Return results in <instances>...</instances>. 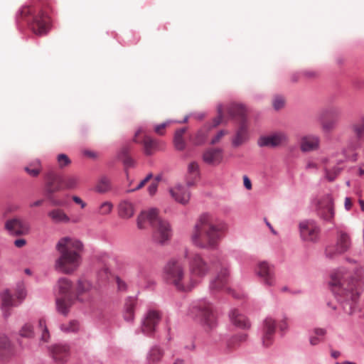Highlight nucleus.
Here are the masks:
<instances>
[{
  "mask_svg": "<svg viewBox=\"0 0 364 364\" xmlns=\"http://www.w3.org/2000/svg\"><path fill=\"white\" fill-rule=\"evenodd\" d=\"M157 188H158V183H151L148 187V192H149V195L154 196L156 193Z\"/></svg>",
  "mask_w": 364,
  "mask_h": 364,
  "instance_id": "57",
  "label": "nucleus"
},
{
  "mask_svg": "<svg viewBox=\"0 0 364 364\" xmlns=\"http://www.w3.org/2000/svg\"><path fill=\"white\" fill-rule=\"evenodd\" d=\"M113 208V205L109 201H105L100 205V213L101 215H107L111 213Z\"/></svg>",
  "mask_w": 364,
  "mask_h": 364,
  "instance_id": "50",
  "label": "nucleus"
},
{
  "mask_svg": "<svg viewBox=\"0 0 364 364\" xmlns=\"http://www.w3.org/2000/svg\"><path fill=\"white\" fill-rule=\"evenodd\" d=\"M123 163L124 166L127 167H132L134 166V160L129 156H126L125 158H124Z\"/></svg>",
  "mask_w": 364,
  "mask_h": 364,
  "instance_id": "58",
  "label": "nucleus"
},
{
  "mask_svg": "<svg viewBox=\"0 0 364 364\" xmlns=\"http://www.w3.org/2000/svg\"><path fill=\"white\" fill-rule=\"evenodd\" d=\"M188 172L193 178H196L199 176V166L197 162L192 161L188 166Z\"/></svg>",
  "mask_w": 364,
  "mask_h": 364,
  "instance_id": "48",
  "label": "nucleus"
},
{
  "mask_svg": "<svg viewBox=\"0 0 364 364\" xmlns=\"http://www.w3.org/2000/svg\"><path fill=\"white\" fill-rule=\"evenodd\" d=\"M82 249L83 245L79 240L70 237L60 238L55 245L59 257L55 262V269L65 274L73 273L82 262Z\"/></svg>",
  "mask_w": 364,
  "mask_h": 364,
  "instance_id": "1",
  "label": "nucleus"
},
{
  "mask_svg": "<svg viewBox=\"0 0 364 364\" xmlns=\"http://www.w3.org/2000/svg\"><path fill=\"white\" fill-rule=\"evenodd\" d=\"M228 112L232 118H237L241 122L246 121L247 109L245 106L241 103L232 102L228 107Z\"/></svg>",
  "mask_w": 364,
  "mask_h": 364,
  "instance_id": "28",
  "label": "nucleus"
},
{
  "mask_svg": "<svg viewBox=\"0 0 364 364\" xmlns=\"http://www.w3.org/2000/svg\"><path fill=\"white\" fill-rule=\"evenodd\" d=\"M39 327L42 330V334L41 336V341L43 342H47L50 338L48 330L46 325V321L43 318L40 319L38 321Z\"/></svg>",
  "mask_w": 364,
  "mask_h": 364,
  "instance_id": "45",
  "label": "nucleus"
},
{
  "mask_svg": "<svg viewBox=\"0 0 364 364\" xmlns=\"http://www.w3.org/2000/svg\"><path fill=\"white\" fill-rule=\"evenodd\" d=\"M301 239L304 241L315 242L319 238L321 229L313 220L302 221L299 225Z\"/></svg>",
  "mask_w": 364,
  "mask_h": 364,
  "instance_id": "13",
  "label": "nucleus"
},
{
  "mask_svg": "<svg viewBox=\"0 0 364 364\" xmlns=\"http://www.w3.org/2000/svg\"><path fill=\"white\" fill-rule=\"evenodd\" d=\"M110 188L111 183L109 179L105 176H101L95 186V191L98 193H103L109 191Z\"/></svg>",
  "mask_w": 364,
  "mask_h": 364,
  "instance_id": "37",
  "label": "nucleus"
},
{
  "mask_svg": "<svg viewBox=\"0 0 364 364\" xmlns=\"http://www.w3.org/2000/svg\"><path fill=\"white\" fill-rule=\"evenodd\" d=\"M73 200L75 203L80 205L82 208H85L86 205L85 203L83 202L82 200L77 196H74L73 197Z\"/></svg>",
  "mask_w": 364,
  "mask_h": 364,
  "instance_id": "60",
  "label": "nucleus"
},
{
  "mask_svg": "<svg viewBox=\"0 0 364 364\" xmlns=\"http://www.w3.org/2000/svg\"><path fill=\"white\" fill-rule=\"evenodd\" d=\"M332 292L340 303L355 301L364 289V274L358 270L342 278H333L331 283Z\"/></svg>",
  "mask_w": 364,
  "mask_h": 364,
  "instance_id": "2",
  "label": "nucleus"
},
{
  "mask_svg": "<svg viewBox=\"0 0 364 364\" xmlns=\"http://www.w3.org/2000/svg\"><path fill=\"white\" fill-rule=\"evenodd\" d=\"M228 269L227 268L222 269L217 277L210 281L209 286L210 290L213 292L223 289L228 283Z\"/></svg>",
  "mask_w": 364,
  "mask_h": 364,
  "instance_id": "23",
  "label": "nucleus"
},
{
  "mask_svg": "<svg viewBox=\"0 0 364 364\" xmlns=\"http://www.w3.org/2000/svg\"><path fill=\"white\" fill-rule=\"evenodd\" d=\"M326 334V330L323 328H315L309 332V343L311 346H316L321 343Z\"/></svg>",
  "mask_w": 364,
  "mask_h": 364,
  "instance_id": "31",
  "label": "nucleus"
},
{
  "mask_svg": "<svg viewBox=\"0 0 364 364\" xmlns=\"http://www.w3.org/2000/svg\"><path fill=\"white\" fill-rule=\"evenodd\" d=\"M79 183V178L76 176H70L63 178V188L75 189L77 187Z\"/></svg>",
  "mask_w": 364,
  "mask_h": 364,
  "instance_id": "40",
  "label": "nucleus"
},
{
  "mask_svg": "<svg viewBox=\"0 0 364 364\" xmlns=\"http://www.w3.org/2000/svg\"><path fill=\"white\" fill-rule=\"evenodd\" d=\"M249 139L248 126L247 121L241 122L236 131L235 136L232 139V144L234 147H237L247 141Z\"/></svg>",
  "mask_w": 364,
  "mask_h": 364,
  "instance_id": "24",
  "label": "nucleus"
},
{
  "mask_svg": "<svg viewBox=\"0 0 364 364\" xmlns=\"http://www.w3.org/2000/svg\"><path fill=\"white\" fill-rule=\"evenodd\" d=\"M5 228L11 235L15 236L23 235L29 232L28 223L18 218L7 220L5 223Z\"/></svg>",
  "mask_w": 364,
  "mask_h": 364,
  "instance_id": "19",
  "label": "nucleus"
},
{
  "mask_svg": "<svg viewBox=\"0 0 364 364\" xmlns=\"http://www.w3.org/2000/svg\"><path fill=\"white\" fill-rule=\"evenodd\" d=\"M279 329L281 330V331H285L287 330L288 324H287L286 318H284V320L282 321V322L279 323Z\"/></svg>",
  "mask_w": 364,
  "mask_h": 364,
  "instance_id": "62",
  "label": "nucleus"
},
{
  "mask_svg": "<svg viewBox=\"0 0 364 364\" xmlns=\"http://www.w3.org/2000/svg\"><path fill=\"white\" fill-rule=\"evenodd\" d=\"M340 171V168L336 166H334L332 169L325 168V177L328 181L332 182L336 179L337 176L339 174Z\"/></svg>",
  "mask_w": 364,
  "mask_h": 364,
  "instance_id": "44",
  "label": "nucleus"
},
{
  "mask_svg": "<svg viewBox=\"0 0 364 364\" xmlns=\"http://www.w3.org/2000/svg\"><path fill=\"white\" fill-rule=\"evenodd\" d=\"M350 245L351 242L349 235L341 231L338 233L336 245H330L326 248V256L329 259H333L337 255L347 252Z\"/></svg>",
  "mask_w": 364,
  "mask_h": 364,
  "instance_id": "12",
  "label": "nucleus"
},
{
  "mask_svg": "<svg viewBox=\"0 0 364 364\" xmlns=\"http://www.w3.org/2000/svg\"><path fill=\"white\" fill-rule=\"evenodd\" d=\"M92 284L89 280L85 279H78L76 289L77 299L80 301H83L80 296L85 294L88 293L92 289Z\"/></svg>",
  "mask_w": 364,
  "mask_h": 364,
  "instance_id": "32",
  "label": "nucleus"
},
{
  "mask_svg": "<svg viewBox=\"0 0 364 364\" xmlns=\"http://www.w3.org/2000/svg\"><path fill=\"white\" fill-rule=\"evenodd\" d=\"M188 315L206 330L212 331L218 326L213 306L205 299L193 301L190 304Z\"/></svg>",
  "mask_w": 364,
  "mask_h": 364,
  "instance_id": "6",
  "label": "nucleus"
},
{
  "mask_svg": "<svg viewBox=\"0 0 364 364\" xmlns=\"http://www.w3.org/2000/svg\"><path fill=\"white\" fill-rule=\"evenodd\" d=\"M34 335L33 327L31 323H25L19 330V336L22 338H31Z\"/></svg>",
  "mask_w": 364,
  "mask_h": 364,
  "instance_id": "41",
  "label": "nucleus"
},
{
  "mask_svg": "<svg viewBox=\"0 0 364 364\" xmlns=\"http://www.w3.org/2000/svg\"><path fill=\"white\" fill-rule=\"evenodd\" d=\"M306 169H314L317 170L318 169V164L314 161H308L306 166Z\"/></svg>",
  "mask_w": 364,
  "mask_h": 364,
  "instance_id": "61",
  "label": "nucleus"
},
{
  "mask_svg": "<svg viewBox=\"0 0 364 364\" xmlns=\"http://www.w3.org/2000/svg\"><path fill=\"white\" fill-rule=\"evenodd\" d=\"M146 222L154 229L153 239L156 242L164 245L169 240L171 235L170 224L159 217L157 209L151 208L148 211H141L136 219L137 228L144 229Z\"/></svg>",
  "mask_w": 364,
  "mask_h": 364,
  "instance_id": "5",
  "label": "nucleus"
},
{
  "mask_svg": "<svg viewBox=\"0 0 364 364\" xmlns=\"http://www.w3.org/2000/svg\"><path fill=\"white\" fill-rule=\"evenodd\" d=\"M221 148L208 149L203 154V160L208 164H220L223 159Z\"/></svg>",
  "mask_w": 364,
  "mask_h": 364,
  "instance_id": "27",
  "label": "nucleus"
},
{
  "mask_svg": "<svg viewBox=\"0 0 364 364\" xmlns=\"http://www.w3.org/2000/svg\"><path fill=\"white\" fill-rule=\"evenodd\" d=\"M186 130V128L183 127L175 132L173 144L175 149L178 151H183L186 148V141L183 139V134Z\"/></svg>",
  "mask_w": 364,
  "mask_h": 364,
  "instance_id": "34",
  "label": "nucleus"
},
{
  "mask_svg": "<svg viewBox=\"0 0 364 364\" xmlns=\"http://www.w3.org/2000/svg\"><path fill=\"white\" fill-rule=\"evenodd\" d=\"M342 111L339 107H330L322 109L318 116V121H322L326 117L339 118L341 116Z\"/></svg>",
  "mask_w": 364,
  "mask_h": 364,
  "instance_id": "36",
  "label": "nucleus"
},
{
  "mask_svg": "<svg viewBox=\"0 0 364 364\" xmlns=\"http://www.w3.org/2000/svg\"><path fill=\"white\" fill-rule=\"evenodd\" d=\"M349 129L355 135V139L350 142V147L353 150H356L362 147L361 140L364 136V115L361 116L359 119L351 124Z\"/></svg>",
  "mask_w": 364,
  "mask_h": 364,
  "instance_id": "17",
  "label": "nucleus"
},
{
  "mask_svg": "<svg viewBox=\"0 0 364 364\" xmlns=\"http://www.w3.org/2000/svg\"><path fill=\"white\" fill-rule=\"evenodd\" d=\"M243 184L246 189L250 190L252 188L251 181L247 176L243 177Z\"/></svg>",
  "mask_w": 364,
  "mask_h": 364,
  "instance_id": "59",
  "label": "nucleus"
},
{
  "mask_svg": "<svg viewBox=\"0 0 364 364\" xmlns=\"http://www.w3.org/2000/svg\"><path fill=\"white\" fill-rule=\"evenodd\" d=\"M57 161L60 168H63L68 166L71 163V161L69 159V157L65 154H58L57 156Z\"/></svg>",
  "mask_w": 364,
  "mask_h": 364,
  "instance_id": "47",
  "label": "nucleus"
},
{
  "mask_svg": "<svg viewBox=\"0 0 364 364\" xmlns=\"http://www.w3.org/2000/svg\"><path fill=\"white\" fill-rule=\"evenodd\" d=\"M44 195L47 200L53 206H63L65 201L58 199L55 197L54 193L63 189V177L50 170L45 175Z\"/></svg>",
  "mask_w": 364,
  "mask_h": 364,
  "instance_id": "8",
  "label": "nucleus"
},
{
  "mask_svg": "<svg viewBox=\"0 0 364 364\" xmlns=\"http://www.w3.org/2000/svg\"><path fill=\"white\" fill-rule=\"evenodd\" d=\"M16 18L17 23L21 18L25 20L33 32L38 36L45 35L48 31L49 19L43 11V6L40 3L22 6Z\"/></svg>",
  "mask_w": 364,
  "mask_h": 364,
  "instance_id": "4",
  "label": "nucleus"
},
{
  "mask_svg": "<svg viewBox=\"0 0 364 364\" xmlns=\"http://www.w3.org/2000/svg\"><path fill=\"white\" fill-rule=\"evenodd\" d=\"M161 320V315L155 310H149L141 320V331L146 336H151Z\"/></svg>",
  "mask_w": 364,
  "mask_h": 364,
  "instance_id": "14",
  "label": "nucleus"
},
{
  "mask_svg": "<svg viewBox=\"0 0 364 364\" xmlns=\"http://www.w3.org/2000/svg\"><path fill=\"white\" fill-rule=\"evenodd\" d=\"M319 122L321 123L323 129L326 132H329L335 129L337 124L336 120H330L326 122L324 119H323L322 121Z\"/></svg>",
  "mask_w": 364,
  "mask_h": 364,
  "instance_id": "49",
  "label": "nucleus"
},
{
  "mask_svg": "<svg viewBox=\"0 0 364 364\" xmlns=\"http://www.w3.org/2000/svg\"><path fill=\"white\" fill-rule=\"evenodd\" d=\"M223 105L219 104L217 106V112H218V117L213 119V126L216 127L219 125L221 123L222 119H223Z\"/></svg>",
  "mask_w": 364,
  "mask_h": 364,
  "instance_id": "52",
  "label": "nucleus"
},
{
  "mask_svg": "<svg viewBox=\"0 0 364 364\" xmlns=\"http://www.w3.org/2000/svg\"><path fill=\"white\" fill-rule=\"evenodd\" d=\"M169 193L176 201L183 205L188 203L191 198V192L188 188L181 184H177L175 187L170 188Z\"/></svg>",
  "mask_w": 364,
  "mask_h": 364,
  "instance_id": "21",
  "label": "nucleus"
},
{
  "mask_svg": "<svg viewBox=\"0 0 364 364\" xmlns=\"http://www.w3.org/2000/svg\"><path fill=\"white\" fill-rule=\"evenodd\" d=\"M284 99L282 96H276L272 102L273 107L275 110H279L284 106Z\"/></svg>",
  "mask_w": 364,
  "mask_h": 364,
  "instance_id": "51",
  "label": "nucleus"
},
{
  "mask_svg": "<svg viewBox=\"0 0 364 364\" xmlns=\"http://www.w3.org/2000/svg\"><path fill=\"white\" fill-rule=\"evenodd\" d=\"M136 304V300L135 298L129 296L126 299L124 304V318L128 322H132L134 321V312Z\"/></svg>",
  "mask_w": 364,
  "mask_h": 364,
  "instance_id": "30",
  "label": "nucleus"
},
{
  "mask_svg": "<svg viewBox=\"0 0 364 364\" xmlns=\"http://www.w3.org/2000/svg\"><path fill=\"white\" fill-rule=\"evenodd\" d=\"M26 296V291L23 286H18L15 296L10 294L9 290H5L1 294V310L4 318L11 315L10 308L19 306Z\"/></svg>",
  "mask_w": 364,
  "mask_h": 364,
  "instance_id": "11",
  "label": "nucleus"
},
{
  "mask_svg": "<svg viewBox=\"0 0 364 364\" xmlns=\"http://www.w3.org/2000/svg\"><path fill=\"white\" fill-rule=\"evenodd\" d=\"M247 334L245 333H237L232 336L228 341V346L229 348H234L240 343L245 342L247 339Z\"/></svg>",
  "mask_w": 364,
  "mask_h": 364,
  "instance_id": "39",
  "label": "nucleus"
},
{
  "mask_svg": "<svg viewBox=\"0 0 364 364\" xmlns=\"http://www.w3.org/2000/svg\"><path fill=\"white\" fill-rule=\"evenodd\" d=\"M134 204L129 200H124L119 204V216L123 219L132 218L134 214Z\"/></svg>",
  "mask_w": 364,
  "mask_h": 364,
  "instance_id": "29",
  "label": "nucleus"
},
{
  "mask_svg": "<svg viewBox=\"0 0 364 364\" xmlns=\"http://www.w3.org/2000/svg\"><path fill=\"white\" fill-rule=\"evenodd\" d=\"M276 322L272 317H267L261 328L262 341L264 347L271 345L275 333Z\"/></svg>",
  "mask_w": 364,
  "mask_h": 364,
  "instance_id": "18",
  "label": "nucleus"
},
{
  "mask_svg": "<svg viewBox=\"0 0 364 364\" xmlns=\"http://www.w3.org/2000/svg\"><path fill=\"white\" fill-rule=\"evenodd\" d=\"M58 296L56 298V309L61 314L66 316L73 304L72 282L65 277L58 279Z\"/></svg>",
  "mask_w": 364,
  "mask_h": 364,
  "instance_id": "10",
  "label": "nucleus"
},
{
  "mask_svg": "<svg viewBox=\"0 0 364 364\" xmlns=\"http://www.w3.org/2000/svg\"><path fill=\"white\" fill-rule=\"evenodd\" d=\"M229 317L231 323L237 328L247 329L251 326L246 316L236 309L230 310Z\"/></svg>",
  "mask_w": 364,
  "mask_h": 364,
  "instance_id": "25",
  "label": "nucleus"
},
{
  "mask_svg": "<svg viewBox=\"0 0 364 364\" xmlns=\"http://www.w3.org/2000/svg\"><path fill=\"white\" fill-rule=\"evenodd\" d=\"M153 175L151 173H149L145 178H144L136 188L128 190L127 192H133L142 188L145 183L152 178Z\"/></svg>",
  "mask_w": 364,
  "mask_h": 364,
  "instance_id": "53",
  "label": "nucleus"
},
{
  "mask_svg": "<svg viewBox=\"0 0 364 364\" xmlns=\"http://www.w3.org/2000/svg\"><path fill=\"white\" fill-rule=\"evenodd\" d=\"M60 328L65 332H77L79 329V323L72 321L68 325H62Z\"/></svg>",
  "mask_w": 364,
  "mask_h": 364,
  "instance_id": "46",
  "label": "nucleus"
},
{
  "mask_svg": "<svg viewBox=\"0 0 364 364\" xmlns=\"http://www.w3.org/2000/svg\"><path fill=\"white\" fill-rule=\"evenodd\" d=\"M344 206L346 210H349L352 207V202L350 198L346 197L345 199Z\"/></svg>",
  "mask_w": 364,
  "mask_h": 364,
  "instance_id": "64",
  "label": "nucleus"
},
{
  "mask_svg": "<svg viewBox=\"0 0 364 364\" xmlns=\"http://www.w3.org/2000/svg\"><path fill=\"white\" fill-rule=\"evenodd\" d=\"M319 137L316 135H308L302 137L300 149L303 152L316 150L319 147Z\"/></svg>",
  "mask_w": 364,
  "mask_h": 364,
  "instance_id": "26",
  "label": "nucleus"
},
{
  "mask_svg": "<svg viewBox=\"0 0 364 364\" xmlns=\"http://www.w3.org/2000/svg\"><path fill=\"white\" fill-rule=\"evenodd\" d=\"M207 139V131L203 129H200L198 130L196 133L195 136H193L191 140L193 145L195 146H200L203 145Z\"/></svg>",
  "mask_w": 364,
  "mask_h": 364,
  "instance_id": "38",
  "label": "nucleus"
},
{
  "mask_svg": "<svg viewBox=\"0 0 364 364\" xmlns=\"http://www.w3.org/2000/svg\"><path fill=\"white\" fill-rule=\"evenodd\" d=\"M318 214L326 222H331L334 217L333 200L331 195L324 196L319 203Z\"/></svg>",
  "mask_w": 364,
  "mask_h": 364,
  "instance_id": "16",
  "label": "nucleus"
},
{
  "mask_svg": "<svg viewBox=\"0 0 364 364\" xmlns=\"http://www.w3.org/2000/svg\"><path fill=\"white\" fill-rule=\"evenodd\" d=\"M225 134V132L224 130L219 131L217 134L211 139L210 144H215L217 142L220 141V139Z\"/></svg>",
  "mask_w": 364,
  "mask_h": 364,
  "instance_id": "54",
  "label": "nucleus"
},
{
  "mask_svg": "<svg viewBox=\"0 0 364 364\" xmlns=\"http://www.w3.org/2000/svg\"><path fill=\"white\" fill-rule=\"evenodd\" d=\"M164 355V350L159 346H152L146 355V360L149 364H155L160 361Z\"/></svg>",
  "mask_w": 364,
  "mask_h": 364,
  "instance_id": "33",
  "label": "nucleus"
},
{
  "mask_svg": "<svg viewBox=\"0 0 364 364\" xmlns=\"http://www.w3.org/2000/svg\"><path fill=\"white\" fill-rule=\"evenodd\" d=\"M225 230L224 224L213 225L210 223V215L203 214L196 223L191 235L194 245L205 249H215L218 241L221 237V232Z\"/></svg>",
  "mask_w": 364,
  "mask_h": 364,
  "instance_id": "3",
  "label": "nucleus"
},
{
  "mask_svg": "<svg viewBox=\"0 0 364 364\" xmlns=\"http://www.w3.org/2000/svg\"><path fill=\"white\" fill-rule=\"evenodd\" d=\"M163 277L167 284L174 286L179 291H188L195 287L192 279L187 282L185 281L183 266L176 258L171 259L164 266Z\"/></svg>",
  "mask_w": 364,
  "mask_h": 364,
  "instance_id": "7",
  "label": "nucleus"
},
{
  "mask_svg": "<svg viewBox=\"0 0 364 364\" xmlns=\"http://www.w3.org/2000/svg\"><path fill=\"white\" fill-rule=\"evenodd\" d=\"M156 146V141L149 136H146L144 140V152L146 155L152 154V149Z\"/></svg>",
  "mask_w": 364,
  "mask_h": 364,
  "instance_id": "43",
  "label": "nucleus"
},
{
  "mask_svg": "<svg viewBox=\"0 0 364 364\" xmlns=\"http://www.w3.org/2000/svg\"><path fill=\"white\" fill-rule=\"evenodd\" d=\"M287 141V135L283 132H276L269 136H262L258 139L259 147H277Z\"/></svg>",
  "mask_w": 364,
  "mask_h": 364,
  "instance_id": "20",
  "label": "nucleus"
},
{
  "mask_svg": "<svg viewBox=\"0 0 364 364\" xmlns=\"http://www.w3.org/2000/svg\"><path fill=\"white\" fill-rule=\"evenodd\" d=\"M111 274L109 267L104 266L97 272V279L100 282L104 283L109 279Z\"/></svg>",
  "mask_w": 364,
  "mask_h": 364,
  "instance_id": "42",
  "label": "nucleus"
},
{
  "mask_svg": "<svg viewBox=\"0 0 364 364\" xmlns=\"http://www.w3.org/2000/svg\"><path fill=\"white\" fill-rule=\"evenodd\" d=\"M25 171L32 176H37L40 173L39 168H31L29 167H25Z\"/></svg>",
  "mask_w": 364,
  "mask_h": 364,
  "instance_id": "56",
  "label": "nucleus"
},
{
  "mask_svg": "<svg viewBox=\"0 0 364 364\" xmlns=\"http://www.w3.org/2000/svg\"><path fill=\"white\" fill-rule=\"evenodd\" d=\"M184 257L188 260L189 272L191 278L195 286L198 282L197 279H201L205 277L210 271V265L196 252L189 253L187 250H185Z\"/></svg>",
  "mask_w": 364,
  "mask_h": 364,
  "instance_id": "9",
  "label": "nucleus"
},
{
  "mask_svg": "<svg viewBox=\"0 0 364 364\" xmlns=\"http://www.w3.org/2000/svg\"><path fill=\"white\" fill-rule=\"evenodd\" d=\"M70 348L66 344L55 345L50 351L51 356L55 362L63 363L67 361L69 356Z\"/></svg>",
  "mask_w": 364,
  "mask_h": 364,
  "instance_id": "22",
  "label": "nucleus"
},
{
  "mask_svg": "<svg viewBox=\"0 0 364 364\" xmlns=\"http://www.w3.org/2000/svg\"><path fill=\"white\" fill-rule=\"evenodd\" d=\"M116 282L117 284L118 289L120 291H125L127 288V284L124 281L122 280L119 277H116Z\"/></svg>",
  "mask_w": 364,
  "mask_h": 364,
  "instance_id": "55",
  "label": "nucleus"
},
{
  "mask_svg": "<svg viewBox=\"0 0 364 364\" xmlns=\"http://www.w3.org/2000/svg\"><path fill=\"white\" fill-rule=\"evenodd\" d=\"M48 215L55 223L70 222V218L61 209H54L48 213Z\"/></svg>",
  "mask_w": 364,
  "mask_h": 364,
  "instance_id": "35",
  "label": "nucleus"
},
{
  "mask_svg": "<svg viewBox=\"0 0 364 364\" xmlns=\"http://www.w3.org/2000/svg\"><path fill=\"white\" fill-rule=\"evenodd\" d=\"M164 128H165V124L161 123V124L155 126L154 131L156 133L161 135V134H163V132H161V130Z\"/></svg>",
  "mask_w": 364,
  "mask_h": 364,
  "instance_id": "63",
  "label": "nucleus"
},
{
  "mask_svg": "<svg viewBox=\"0 0 364 364\" xmlns=\"http://www.w3.org/2000/svg\"><path fill=\"white\" fill-rule=\"evenodd\" d=\"M255 274L260 279L261 283L264 286L272 287L275 284V277L273 268L267 262H261L255 268Z\"/></svg>",
  "mask_w": 364,
  "mask_h": 364,
  "instance_id": "15",
  "label": "nucleus"
}]
</instances>
